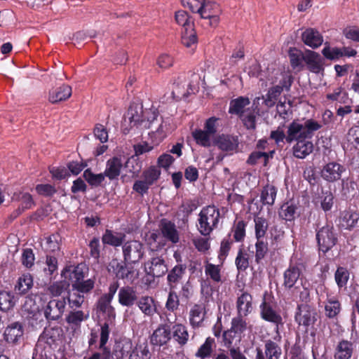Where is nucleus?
I'll return each mask as SVG.
<instances>
[{"mask_svg": "<svg viewBox=\"0 0 359 359\" xmlns=\"http://www.w3.org/2000/svg\"><path fill=\"white\" fill-rule=\"evenodd\" d=\"M123 124L140 130L150 129L151 133L163 132V121L161 117L158 118V109L154 107H144L136 103L130 105L124 116Z\"/></svg>", "mask_w": 359, "mask_h": 359, "instance_id": "nucleus-1", "label": "nucleus"}, {"mask_svg": "<svg viewBox=\"0 0 359 359\" xmlns=\"http://www.w3.org/2000/svg\"><path fill=\"white\" fill-rule=\"evenodd\" d=\"M321 128V125L313 119H308L304 123L294 120L287 126V142H298L311 139L316 131Z\"/></svg>", "mask_w": 359, "mask_h": 359, "instance_id": "nucleus-2", "label": "nucleus"}, {"mask_svg": "<svg viewBox=\"0 0 359 359\" xmlns=\"http://www.w3.org/2000/svg\"><path fill=\"white\" fill-rule=\"evenodd\" d=\"M219 219V211L214 205L203 208L199 213L198 229L203 236H209L216 227Z\"/></svg>", "mask_w": 359, "mask_h": 359, "instance_id": "nucleus-3", "label": "nucleus"}, {"mask_svg": "<svg viewBox=\"0 0 359 359\" xmlns=\"http://www.w3.org/2000/svg\"><path fill=\"white\" fill-rule=\"evenodd\" d=\"M199 77L196 74H191V79L187 81V76L182 75L177 77L174 83V88L172 91V98L175 100H180L187 97L191 93L197 90Z\"/></svg>", "mask_w": 359, "mask_h": 359, "instance_id": "nucleus-4", "label": "nucleus"}, {"mask_svg": "<svg viewBox=\"0 0 359 359\" xmlns=\"http://www.w3.org/2000/svg\"><path fill=\"white\" fill-rule=\"evenodd\" d=\"M316 240L320 251L325 253L331 250L337 242L333 226L326 224L320 228L316 233Z\"/></svg>", "mask_w": 359, "mask_h": 359, "instance_id": "nucleus-5", "label": "nucleus"}, {"mask_svg": "<svg viewBox=\"0 0 359 359\" xmlns=\"http://www.w3.org/2000/svg\"><path fill=\"white\" fill-rule=\"evenodd\" d=\"M144 270L149 276L160 278L168 272V266L164 258L151 250V257L144 263Z\"/></svg>", "mask_w": 359, "mask_h": 359, "instance_id": "nucleus-6", "label": "nucleus"}, {"mask_svg": "<svg viewBox=\"0 0 359 359\" xmlns=\"http://www.w3.org/2000/svg\"><path fill=\"white\" fill-rule=\"evenodd\" d=\"M122 249L124 261L128 264H137L144 255V245L139 241H127Z\"/></svg>", "mask_w": 359, "mask_h": 359, "instance_id": "nucleus-7", "label": "nucleus"}, {"mask_svg": "<svg viewBox=\"0 0 359 359\" xmlns=\"http://www.w3.org/2000/svg\"><path fill=\"white\" fill-rule=\"evenodd\" d=\"M66 304L65 297L50 299L43 309L46 319L48 322L59 320L65 312Z\"/></svg>", "mask_w": 359, "mask_h": 359, "instance_id": "nucleus-8", "label": "nucleus"}, {"mask_svg": "<svg viewBox=\"0 0 359 359\" xmlns=\"http://www.w3.org/2000/svg\"><path fill=\"white\" fill-rule=\"evenodd\" d=\"M22 311L26 318L30 320L32 325H37L38 321L43 322L39 306L36 302V296L29 295L25 297L22 307Z\"/></svg>", "mask_w": 359, "mask_h": 359, "instance_id": "nucleus-9", "label": "nucleus"}, {"mask_svg": "<svg viewBox=\"0 0 359 359\" xmlns=\"http://www.w3.org/2000/svg\"><path fill=\"white\" fill-rule=\"evenodd\" d=\"M292 81L290 80L286 81L285 79L280 81L279 84L273 86L268 90L265 96H262L263 104L267 109H270L275 106L277 100L282 92L285 90L288 91L290 88Z\"/></svg>", "mask_w": 359, "mask_h": 359, "instance_id": "nucleus-10", "label": "nucleus"}, {"mask_svg": "<svg viewBox=\"0 0 359 359\" xmlns=\"http://www.w3.org/2000/svg\"><path fill=\"white\" fill-rule=\"evenodd\" d=\"M302 266L299 264L290 265L284 272V280L283 285L285 290L294 293V291L299 289L298 280H301Z\"/></svg>", "mask_w": 359, "mask_h": 359, "instance_id": "nucleus-11", "label": "nucleus"}, {"mask_svg": "<svg viewBox=\"0 0 359 359\" xmlns=\"http://www.w3.org/2000/svg\"><path fill=\"white\" fill-rule=\"evenodd\" d=\"M295 315V320L299 325L309 327L314 324L316 320L317 313L313 308L307 304H304L299 305Z\"/></svg>", "mask_w": 359, "mask_h": 359, "instance_id": "nucleus-12", "label": "nucleus"}, {"mask_svg": "<svg viewBox=\"0 0 359 359\" xmlns=\"http://www.w3.org/2000/svg\"><path fill=\"white\" fill-rule=\"evenodd\" d=\"M256 351L257 355L255 359H279L282 353L280 346L271 340L266 341L264 353L259 348H257Z\"/></svg>", "mask_w": 359, "mask_h": 359, "instance_id": "nucleus-13", "label": "nucleus"}, {"mask_svg": "<svg viewBox=\"0 0 359 359\" xmlns=\"http://www.w3.org/2000/svg\"><path fill=\"white\" fill-rule=\"evenodd\" d=\"M261 318L269 323H273L277 326L282 324V317L272 307L271 304L266 301V294L263 297L260 304Z\"/></svg>", "mask_w": 359, "mask_h": 359, "instance_id": "nucleus-14", "label": "nucleus"}, {"mask_svg": "<svg viewBox=\"0 0 359 359\" xmlns=\"http://www.w3.org/2000/svg\"><path fill=\"white\" fill-rule=\"evenodd\" d=\"M344 171L343 165L336 162H330L322 169L321 177L327 182H333L339 180Z\"/></svg>", "mask_w": 359, "mask_h": 359, "instance_id": "nucleus-15", "label": "nucleus"}, {"mask_svg": "<svg viewBox=\"0 0 359 359\" xmlns=\"http://www.w3.org/2000/svg\"><path fill=\"white\" fill-rule=\"evenodd\" d=\"M109 272L114 273L116 278L119 279H127L132 280L133 278V267L128 268L126 264L119 262L118 259H112L108 266Z\"/></svg>", "mask_w": 359, "mask_h": 359, "instance_id": "nucleus-16", "label": "nucleus"}, {"mask_svg": "<svg viewBox=\"0 0 359 359\" xmlns=\"http://www.w3.org/2000/svg\"><path fill=\"white\" fill-rule=\"evenodd\" d=\"M118 303L126 307H132L138 299L136 290L130 286H124L119 289L118 293Z\"/></svg>", "mask_w": 359, "mask_h": 359, "instance_id": "nucleus-17", "label": "nucleus"}, {"mask_svg": "<svg viewBox=\"0 0 359 359\" xmlns=\"http://www.w3.org/2000/svg\"><path fill=\"white\" fill-rule=\"evenodd\" d=\"M214 143L222 151L231 152L237 150L239 141L238 137L223 134L218 136Z\"/></svg>", "mask_w": 359, "mask_h": 359, "instance_id": "nucleus-18", "label": "nucleus"}, {"mask_svg": "<svg viewBox=\"0 0 359 359\" xmlns=\"http://www.w3.org/2000/svg\"><path fill=\"white\" fill-rule=\"evenodd\" d=\"M304 62L307 68L313 73L318 74L324 70L323 62L320 55L313 50L305 51Z\"/></svg>", "mask_w": 359, "mask_h": 359, "instance_id": "nucleus-19", "label": "nucleus"}, {"mask_svg": "<svg viewBox=\"0 0 359 359\" xmlns=\"http://www.w3.org/2000/svg\"><path fill=\"white\" fill-rule=\"evenodd\" d=\"M302 40L312 48L319 47L323 42L321 34L316 29L307 28L302 33Z\"/></svg>", "mask_w": 359, "mask_h": 359, "instance_id": "nucleus-20", "label": "nucleus"}, {"mask_svg": "<svg viewBox=\"0 0 359 359\" xmlns=\"http://www.w3.org/2000/svg\"><path fill=\"white\" fill-rule=\"evenodd\" d=\"M353 344L346 339H341L334 349V359H350L353 353Z\"/></svg>", "mask_w": 359, "mask_h": 359, "instance_id": "nucleus-21", "label": "nucleus"}, {"mask_svg": "<svg viewBox=\"0 0 359 359\" xmlns=\"http://www.w3.org/2000/svg\"><path fill=\"white\" fill-rule=\"evenodd\" d=\"M160 229L164 238L172 243L179 242L180 236L175 224L170 221L163 219L161 222Z\"/></svg>", "mask_w": 359, "mask_h": 359, "instance_id": "nucleus-22", "label": "nucleus"}, {"mask_svg": "<svg viewBox=\"0 0 359 359\" xmlns=\"http://www.w3.org/2000/svg\"><path fill=\"white\" fill-rule=\"evenodd\" d=\"M122 167L123 163L121 158L114 156L107 161L104 175L110 180L117 179L121 173Z\"/></svg>", "mask_w": 359, "mask_h": 359, "instance_id": "nucleus-23", "label": "nucleus"}, {"mask_svg": "<svg viewBox=\"0 0 359 359\" xmlns=\"http://www.w3.org/2000/svg\"><path fill=\"white\" fill-rule=\"evenodd\" d=\"M236 308L240 316H248L252 311V297L248 292H243L236 301Z\"/></svg>", "mask_w": 359, "mask_h": 359, "instance_id": "nucleus-24", "label": "nucleus"}, {"mask_svg": "<svg viewBox=\"0 0 359 359\" xmlns=\"http://www.w3.org/2000/svg\"><path fill=\"white\" fill-rule=\"evenodd\" d=\"M72 95V88L68 85L63 84L62 86L52 90L49 92V101L55 104L59 102L67 100Z\"/></svg>", "mask_w": 359, "mask_h": 359, "instance_id": "nucleus-25", "label": "nucleus"}, {"mask_svg": "<svg viewBox=\"0 0 359 359\" xmlns=\"http://www.w3.org/2000/svg\"><path fill=\"white\" fill-rule=\"evenodd\" d=\"M293 155L297 158H304L313 150L312 142L308 140H303L297 142L293 146Z\"/></svg>", "mask_w": 359, "mask_h": 359, "instance_id": "nucleus-26", "label": "nucleus"}, {"mask_svg": "<svg viewBox=\"0 0 359 359\" xmlns=\"http://www.w3.org/2000/svg\"><path fill=\"white\" fill-rule=\"evenodd\" d=\"M186 271V267L182 264L172 268L168 274L167 280L170 289L174 290L182 279Z\"/></svg>", "mask_w": 359, "mask_h": 359, "instance_id": "nucleus-27", "label": "nucleus"}, {"mask_svg": "<svg viewBox=\"0 0 359 359\" xmlns=\"http://www.w3.org/2000/svg\"><path fill=\"white\" fill-rule=\"evenodd\" d=\"M23 335V328L21 323L15 322L7 327L4 332L5 339L9 343H15Z\"/></svg>", "mask_w": 359, "mask_h": 359, "instance_id": "nucleus-28", "label": "nucleus"}, {"mask_svg": "<svg viewBox=\"0 0 359 359\" xmlns=\"http://www.w3.org/2000/svg\"><path fill=\"white\" fill-rule=\"evenodd\" d=\"M181 41L187 48H194L196 47L198 38L194 29V25H190L182 29Z\"/></svg>", "mask_w": 359, "mask_h": 359, "instance_id": "nucleus-29", "label": "nucleus"}, {"mask_svg": "<svg viewBox=\"0 0 359 359\" xmlns=\"http://www.w3.org/2000/svg\"><path fill=\"white\" fill-rule=\"evenodd\" d=\"M250 103V99L247 97H238L230 102L229 112L231 114H236L241 116L246 111L245 107Z\"/></svg>", "mask_w": 359, "mask_h": 359, "instance_id": "nucleus-30", "label": "nucleus"}, {"mask_svg": "<svg viewBox=\"0 0 359 359\" xmlns=\"http://www.w3.org/2000/svg\"><path fill=\"white\" fill-rule=\"evenodd\" d=\"M125 236L123 233L114 232L107 229L102 237V241L104 244L118 247L122 245Z\"/></svg>", "mask_w": 359, "mask_h": 359, "instance_id": "nucleus-31", "label": "nucleus"}, {"mask_svg": "<svg viewBox=\"0 0 359 359\" xmlns=\"http://www.w3.org/2000/svg\"><path fill=\"white\" fill-rule=\"evenodd\" d=\"M136 304L143 313L152 316L156 311L154 300L151 297L143 296L137 299Z\"/></svg>", "mask_w": 359, "mask_h": 359, "instance_id": "nucleus-32", "label": "nucleus"}, {"mask_svg": "<svg viewBox=\"0 0 359 359\" xmlns=\"http://www.w3.org/2000/svg\"><path fill=\"white\" fill-rule=\"evenodd\" d=\"M205 308L200 304H195L190 311V323L194 327H198L204 320Z\"/></svg>", "mask_w": 359, "mask_h": 359, "instance_id": "nucleus-33", "label": "nucleus"}, {"mask_svg": "<svg viewBox=\"0 0 359 359\" xmlns=\"http://www.w3.org/2000/svg\"><path fill=\"white\" fill-rule=\"evenodd\" d=\"M33 286V279L30 274H23L20 276L15 285V291L23 294L27 293Z\"/></svg>", "mask_w": 359, "mask_h": 359, "instance_id": "nucleus-34", "label": "nucleus"}, {"mask_svg": "<svg viewBox=\"0 0 359 359\" xmlns=\"http://www.w3.org/2000/svg\"><path fill=\"white\" fill-rule=\"evenodd\" d=\"M170 339V331L165 326L159 327L156 329L151 337V341L156 345H163Z\"/></svg>", "mask_w": 359, "mask_h": 359, "instance_id": "nucleus-35", "label": "nucleus"}, {"mask_svg": "<svg viewBox=\"0 0 359 359\" xmlns=\"http://www.w3.org/2000/svg\"><path fill=\"white\" fill-rule=\"evenodd\" d=\"M112 299L102 295L98 300L97 309L99 311L107 314L109 318L114 319V309L111 306Z\"/></svg>", "mask_w": 359, "mask_h": 359, "instance_id": "nucleus-36", "label": "nucleus"}, {"mask_svg": "<svg viewBox=\"0 0 359 359\" xmlns=\"http://www.w3.org/2000/svg\"><path fill=\"white\" fill-rule=\"evenodd\" d=\"M298 207L294 203L287 202L281 206L280 215L283 219L291 222L294 219Z\"/></svg>", "mask_w": 359, "mask_h": 359, "instance_id": "nucleus-37", "label": "nucleus"}, {"mask_svg": "<svg viewBox=\"0 0 359 359\" xmlns=\"http://www.w3.org/2000/svg\"><path fill=\"white\" fill-rule=\"evenodd\" d=\"M15 304L14 296L11 292L0 291V311L8 312L14 307Z\"/></svg>", "mask_w": 359, "mask_h": 359, "instance_id": "nucleus-38", "label": "nucleus"}, {"mask_svg": "<svg viewBox=\"0 0 359 359\" xmlns=\"http://www.w3.org/2000/svg\"><path fill=\"white\" fill-rule=\"evenodd\" d=\"M220 13L219 6L210 1L203 3L200 8H198L197 13H198L201 18H208L211 17L214 13Z\"/></svg>", "mask_w": 359, "mask_h": 359, "instance_id": "nucleus-39", "label": "nucleus"}, {"mask_svg": "<svg viewBox=\"0 0 359 359\" xmlns=\"http://www.w3.org/2000/svg\"><path fill=\"white\" fill-rule=\"evenodd\" d=\"M325 315L330 318L336 317L341 311L339 302L334 298L327 297V303L325 306Z\"/></svg>", "mask_w": 359, "mask_h": 359, "instance_id": "nucleus-40", "label": "nucleus"}, {"mask_svg": "<svg viewBox=\"0 0 359 359\" xmlns=\"http://www.w3.org/2000/svg\"><path fill=\"white\" fill-rule=\"evenodd\" d=\"M62 238L59 233H53L46 238L43 248L46 251L55 252L60 250Z\"/></svg>", "mask_w": 359, "mask_h": 359, "instance_id": "nucleus-41", "label": "nucleus"}, {"mask_svg": "<svg viewBox=\"0 0 359 359\" xmlns=\"http://www.w3.org/2000/svg\"><path fill=\"white\" fill-rule=\"evenodd\" d=\"M292 102L290 100L286 102V98L285 97L284 101L280 100L277 102V113L283 119H287L292 114Z\"/></svg>", "mask_w": 359, "mask_h": 359, "instance_id": "nucleus-42", "label": "nucleus"}, {"mask_svg": "<svg viewBox=\"0 0 359 359\" xmlns=\"http://www.w3.org/2000/svg\"><path fill=\"white\" fill-rule=\"evenodd\" d=\"M260 114H257L255 111L248 108L246 111L240 116L242 121L248 130H255L256 128V118L259 116Z\"/></svg>", "mask_w": 359, "mask_h": 359, "instance_id": "nucleus-43", "label": "nucleus"}, {"mask_svg": "<svg viewBox=\"0 0 359 359\" xmlns=\"http://www.w3.org/2000/svg\"><path fill=\"white\" fill-rule=\"evenodd\" d=\"M276 189L273 186H266L261 193V201L263 204L271 205L276 196Z\"/></svg>", "mask_w": 359, "mask_h": 359, "instance_id": "nucleus-44", "label": "nucleus"}, {"mask_svg": "<svg viewBox=\"0 0 359 359\" xmlns=\"http://www.w3.org/2000/svg\"><path fill=\"white\" fill-rule=\"evenodd\" d=\"M69 287V283L67 280L57 281L51 284L48 287V292L53 297H59L64 292L67 290Z\"/></svg>", "mask_w": 359, "mask_h": 359, "instance_id": "nucleus-45", "label": "nucleus"}, {"mask_svg": "<svg viewBox=\"0 0 359 359\" xmlns=\"http://www.w3.org/2000/svg\"><path fill=\"white\" fill-rule=\"evenodd\" d=\"M192 136L198 144L205 147L211 145V135L205 130L201 129L195 130L192 132Z\"/></svg>", "mask_w": 359, "mask_h": 359, "instance_id": "nucleus-46", "label": "nucleus"}, {"mask_svg": "<svg viewBox=\"0 0 359 359\" xmlns=\"http://www.w3.org/2000/svg\"><path fill=\"white\" fill-rule=\"evenodd\" d=\"M173 337L181 345H184L188 340V332L186 327L182 325H176L173 326Z\"/></svg>", "mask_w": 359, "mask_h": 359, "instance_id": "nucleus-47", "label": "nucleus"}, {"mask_svg": "<svg viewBox=\"0 0 359 359\" xmlns=\"http://www.w3.org/2000/svg\"><path fill=\"white\" fill-rule=\"evenodd\" d=\"M290 63L293 69L299 70L303 68L302 62H304L305 52L303 53L297 50H290L289 53Z\"/></svg>", "mask_w": 359, "mask_h": 359, "instance_id": "nucleus-48", "label": "nucleus"}, {"mask_svg": "<svg viewBox=\"0 0 359 359\" xmlns=\"http://www.w3.org/2000/svg\"><path fill=\"white\" fill-rule=\"evenodd\" d=\"M334 279L339 288L346 287L349 279V272L344 267H338L335 273Z\"/></svg>", "mask_w": 359, "mask_h": 359, "instance_id": "nucleus-49", "label": "nucleus"}, {"mask_svg": "<svg viewBox=\"0 0 359 359\" xmlns=\"http://www.w3.org/2000/svg\"><path fill=\"white\" fill-rule=\"evenodd\" d=\"M269 154L266 152L262 151H254L252 152L247 162L250 165H255L262 163L264 166H266L268 163Z\"/></svg>", "mask_w": 359, "mask_h": 359, "instance_id": "nucleus-50", "label": "nucleus"}, {"mask_svg": "<svg viewBox=\"0 0 359 359\" xmlns=\"http://www.w3.org/2000/svg\"><path fill=\"white\" fill-rule=\"evenodd\" d=\"M95 282L93 279L82 280L79 283H72V289L79 293L87 294L94 287Z\"/></svg>", "mask_w": 359, "mask_h": 359, "instance_id": "nucleus-51", "label": "nucleus"}, {"mask_svg": "<svg viewBox=\"0 0 359 359\" xmlns=\"http://www.w3.org/2000/svg\"><path fill=\"white\" fill-rule=\"evenodd\" d=\"M255 235L257 240L263 238L268 229V222L266 219L262 217H257L255 218Z\"/></svg>", "mask_w": 359, "mask_h": 359, "instance_id": "nucleus-52", "label": "nucleus"}, {"mask_svg": "<svg viewBox=\"0 0 359 359\" xmlns=\"http://www.w3.org/2000/svg\"><path fill=\"white\" fill-rule=\"evenodd\" d=\"M161 175L159 169L154 166H151L142 173L143 180L151 186L158 178Z\"/></svg>", "mask_w": 359, "mask_h": 359, "instance_id": "nucleus-53", "label": "nucleus"}, {"mask_svg": "<svg viewBox=\"0 0 359 359\" xmlns=\"http://www.w3.org/2000/svg\"><path fill=\"white\" fill-rule=\"evenodd\" d=\"M85 180L92 186H99L104 180V173L94 174L89 169L83 172Z\"/></svg>", "mask_w": 359, "mask_h": 359, "instance_id": "nucleus-54", "label": "nucleus"}, {"mask_svg": "<svg viewBox=\"0 0 359 359\" xmlns=\"http://www.w3.org/2000/svg\"><path fill=\"white\" fill-rule=\"evenodd\" d=\"M214 343V339L208 337L205 343L198 348L196 355L201 358H205L210 356L212 351V345Z\"/></svg>", "mask_w": 359, "mask_h": 359, "instance_id": "nucleus-55", "label": "nucleus"}, {"mask_svg": "<svg viewBox=\"0 0 359 359\" xmlns=\"http://www.w3.org/2000/svg\"><path fill=\"white\" fill-rule=\"evenodd\" d=\"M245 316H240L238 313L237 316L232 319L231 330L234 332V334H241L246 330L247 323L243 318Z\"/></svg>", "mask_w": 359, "mask_h": 359, "instance_id": "nucleus-56", "label": "nucleus"}, {"mask_svg": "<svg viewBox=\"0 0 359 359\" xmlns=\"http://www.w3.org/2000/svg\"><path fill=\"white\" fill-rule=\"evenodd\" d=\"M249 255L246 252H243L242 249L238 251L236 258V265L238 271H245L249 266Z\"/></svg>", "mask_w": 359, "mask_h": 359, "instance_id": "nucleus-57", "label": "nucleus"}, {"mask_svg": "<svg viewBox=\"0 0 359 359\" xmlns=\"http://www.w3.org/2000/svg\"><path fill=\"white\" fill-rule=\"evenodd\" d=\"M255 262L257 263H259L268 252V245L267 243H265L263 241L259 239L255 244Z\"/></svg>", "mask_w": 359, "mask_h": 359, "instance_id": "nucleus-58", "label": "nucleus"}, {"mask_svg": "<svg viewBox=\"0 0 359 359\" xmlns=\"http://www.w3.org/2000/svg\"><path fill=\"white\" fill-rule=\"evenodd\" d=\"M323 55L328 60H335L342 57V52L339 48L325 46L322 50Z\"/></svg>", "mask_w": 359, "mask_h": 359, "instance_id": "nucleus-59", "label": "nucleus"}, {"mask_svg": "<svg viewBox=\"0 0 359 359\" xmlns=\"http://www.w3.org/2000/svg\"><path fill=\"white\" fill-rule=\"evenodd\" d=\"M18 199L21 202L19 208L22 209V211L30 209L35 205L32 196L29 193H21Z\"/></svg>", "mask_w": 359, "mask_h": 359, "instance_id": "nucleus-60", "label": "nucleus"}, {"mask_svg": "<svg viewBox=\"0 0 359 359\" xmlns=\"http://www.w3.org/2000/svg\"><path fill=\"white\" fill-rule=\"evenodd\" d=\"M179 304V296L173 290L170 289L165 304L166 309L169 311H175L178 309Z\"/></svg>", "mask_w": 359, "mask_h": 359, "instance_id": "nucleus-61", "label": "nucleus"}, {"mask_svg": "<svg viewBox=\"0 0 359 359\" xmlns=\"http://www.w3.org/2000/svg\"><path fill=\"white\" fill-rule=\"evenodd\" d=\"M94 136L102 143L107 142L108 140V131L102 124L97 123L93 129Z\"/></svg>", "mask_w": 359, "mask_h": 359, "instance_id": "nucleus-62", "label": "nucleus"}, {"mask_svg": "<svg viewBox=\"0 0 359 359\" xmlns=\"http://www.w3.org/2000/svg\"><path fill=\"white\" fill-rule=\"evenodd\" d=\"M334 196L331 191H325L322 193L321 196V208L324 211L330 210L334 203Z\"/></svg>", "mask_w": 359, "mask_h": 359, "instance_id": "nucleus-63", "label": "nucleus"}, {"mask_svg": "<svg viewBox=\"0 0 359 359\" xmlns=\"http://www.w3.org/2000/svg\"><path fill=\"white\" fill-rule=\"evenodd\" d=\"M205 273L215 282H219L221 280L220 269L219 266L207 264L205 266Z\"/></svg>", "mask_w": 359, "mask_h": 359, "instance_id": "nucleus-64", "label": "nucleus"}]
</instances>
